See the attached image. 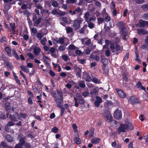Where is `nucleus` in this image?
<instances>
[{
  "label": "nucleus",
  "instance_id": "nucleus-1",
  "mask_svg": "<svg viewBox=\"0 0 148 148\" xmlns=\"http://www.w3.org/2000/svg\"><path fill=\"white\" fill-rule=\"evenodd\" d=\"M120 30V34L124 40L126 39L127 35V29L125 27V24L121 22H119L117 24Z\"/></svg>",
  "mask_w": 148,
  "mask_h": 148
},
{
  "label": "nucleus",
  "instance_id": "nucleus-2",
  "mask_svg": "<svg viewBox=\"0 0 148 148\" xmlns=\"http://www.w3.org/2000/svg\"><path fill=\"white\" fill-rule=\"evenodd\" d=\"M110 49L112 53L117 54H118L121 51L120 46L117 44L113 42L110 43Z\"/></svg>",
  "mask_w": 148,
  "mask_h": 148
},
{
  "label": "nucleus",
  "instance_id": "nucleus-3",
  "mask_svg": "<svg viewBox=\"0 0 148 148\" xmlns=\"http://www.w3.org/2000/svg\"><path fill=\"white\" fill-rule=\"evenodd\" d=\"M74 99L75 101V105L76 107H78L79 105L78 101L81 104L83 105L84 103V100L80 93H78L76 94V97L74 98Z\"/></svg>",
  "mask_w": 148,
  "mask_h": 148
},
{
  "label": "nucleus",
  "instance_id": "nucleus-4",
  "mask_svg": "<svg viewBox=\"0 0 148 148\" xmlns=\"http://www.w3.org/2000/svg\"><path fill=\"white\" fill-rule=\"evenodd\" d=\"M82 21V18H79L74 21L73 25V27L75 30L78 29L80 28V24Z\"/></svg>",
  "mask_w": 148,
  "mask_h": 148
},
{
  "label": "nucleus",
  "instance_id": "nucleus-5",
  "mask_svg": "<svg viewBox=\"0 0 148 148\" xmlns=\"http://www.w3.org/2000/svg\"><path fill=\"white\" fill-rule=\"evenodd\" d=\"M23 135L21 134H19L18 136L19 138H20V143L16 145L15 148H22L23 146L24 145L25 141L24 140L25 137H22Z\"/></svg>",
  "mask_w": 148,
  "mask_h": 148
},
{
  "label": "nucleus",
  "instance_id": "nucleus-6",
  "mask_svg": "<svg viewBox=\"0 0 148 148\" xmlns=\"http://www.w3.org/2000/svg\"><path fill=\"white\" fill-rule=\"evenodd\" d=\"M53 97L55 98V101L56 102L57 107L59 108L62 107L63 98H59L54 95Z\"/></svg>",
  "mask_w": 148,
  "mask_h": 148
},
{
  "label": "nucleus",
  "instance_id": "nucleus-7",
  "mask_svg": "<svg viewBox=\"0 0 148 148\" xmlns=\"http://www.w3.org/2000/svg\"><path fill=\"white\" fill-rule=\"evenodd\" d=\"M9 118L12 121H17L18 120H21L17 112H15L13 115L10 114Z\"/></svg>",
  "mask_w": 148,
  "mask_h": 148
},
{
  "label": "nucleus",
  "instance_id": "nucleus-8",
  "mask_svg": "<svg viewBox=\"0 0 148 148\" xmlns=\"http://www.w3.org/2000/svg\"><path fill=\"white\" fill-rule=\"evenodd\" d=\"M114 115V118L117 119H120L122 117L121 111L119 110H116L115 111Z\"/></svg>",
  "mask_w": 148,
  "mask_h": 148
},
{
  "label": "nucleus",
  "instance_id": "nucleus-9",
  "mask_svg": "<svg viewBox=\"0 0 148 148\" xmlns=\"http://www.w3.org/2000/svg\"><path fill=\"white\" fill-rule=\"evenodd\" d=\"M104 115L106 121L108 122H111L112 121V117L109 111H106Z\"/></svg>",
  "mask_w": 148,
  "mask_h": 148
},
{
  "label": "nucleus",
  "instance_id": "nucleus-10",
  "mask_svg": "<svg viewBox=\"0 0 148 148\" xmlns=\"http://www.w3.org/2000/svg\"><path fill=\"white\" fill-rule=\"evenodd\" d=\"M128 102L134 104L135 103H139L138 99L134 96H132L130 97L127 98Z\"/></svg>",
  "mask_w": 148,
  "mask_h": 148
},
{
  "label": "nucleus",
  "instance_id": "nucleus-11",
  "mask_svg": "<svg viewBox=\"0 0 148 148\" xmlns=\"http://www.w3.org/2000/svg\"><path fill=\"white\" fill-rule=\"evenodd\" d=\"M127 129V126L126 124H121L119 127L118 131L119 133L124 132Z\"/></svg>",
  "mask_w": 148,
  "mask_h": 148
},
{
  "label": "nucleus",
  "instance_id": "nucleus-12",
  "mask_svg": "<svg viewBox=\"0 0 148 148\" xmlns=\"http://www.w3.org/2000/svg\"><path fill=\"white\" fill-rule=\"evenodd\" d=\"M82 43L86 45H90L91 44V41L87 38H84L81 40Z\"/></svg>",
  "mask_w": 148,
  "mask_h": 148
},
{
  "label": "nucleus",
  "instance_id": "nucleus-13",
  "mask_svg": "<svg viewBox=\"0 0 148 148\" xmlns=\"http://www.w3.org/2000/svg\"><path fill=\"white\" fill-rule=\"evenodd\" d=\"M137 33L140 35H145L148 34V32L144 29L139 28L137 29Z\"/></svg>",
  "mask_w": 148,
  "mask_h": 148
},
{
  "label": "nucleus",
  "instance_id": "nucleus-14",
  "mask_svg": "<svg viewBox=\"0 0 148 148\" xmlns=\"http://www.w3.org/2000/svg\"><path fill=\"white\" fill-rule=\"evenodd\" d=\"M116 91L119 96L121 98H124L126 97V95L123 91L119 89H117Z\"/></svg>",
  "mask_w": 148,
  "mask_h": 148
},
{
  "label": "nucleus",
  "instance_id": "nucleus-15",
  "mask_svg": "<svg viewBox=\"0 0 148 148\" xmlns=\"http://www.w3.org/2000/svg\"><path fill=\"white\" fill-rule=\"evenodd\" d=\"M15 123L13 121H9L5 125V130L6 132H8L9 129L8 127L14 125Z\"/></svg>",
  "mask_w": 148,
  "mask_h": 148
},
{
  "label": "nucleus",
  "instance_id": "nucleus-16",
  "mask_svg": "<svg viewBox=\"0 0 148 148\" xmlns=\"http://www.w3.org/2000/svg\"><path fill=\"white\" fill-rule=\"evenodd\" d=\"M5 63L9 71H11L12 70L13 66L11 63L7 61H5Z\"/></svg>",
  "mask_w": 148,
  "mask_h": 148
},
{
  "label": "nucleus",
  "instance_id": "nucleus-17",
  "mask_svg": "<svg viewBox=\"0 0 148 148\" xmlns=\"http://www.w3.org/2000/svg\"><path fill=\"white\" fill-rule=\"evenodd\" d=\"M145 40L146 45H143L141 47V48L148 50V35L147 37V39H145Z\"/></svg>",
  "mask_w": 148,
  "mask_h": 148
},
{
  "label": "nucleus",
  "instance_id": "nucleus-18",
  "mask_svg": "<svg viewBox=\"0 0 148 148\" xmlns=\"http://www.w3.org/2000/svg\"><path fill=\"white\" fill-rule=\"evenodd\" d=\"M74 141L75 143L77 145L80 144L81 143V140L78 136L75 137L74 138Z\"/></svg>",
  "mask_w": 148,
  "mask_h": 148
},
{
  "label": "nucleus",
  "instance_id": "nucleus-19",
  "mask_svg": "<svg viewBox=\"0 0 148 148\" xmlns=\"http://www.w3.org/2000/svg\"><path fill=\"white\" fill-rule=\"evenodd\" d=\"M40 51V49L38 47L35 48L34 49V55L37 56L39 55Z\"/></svg>",
  "mask_w": 148,
  "mask_h": 148
},
{
  "label": "nucleus",
  "instance_id": "nucleus-20",
  "mask_svg": "<svg viewBox=\"0 0 148 148\" xmlns=\"http://www.w3.org/2000/svg\"><path fill=\"white\" fill-rule=\"evenodd\" d=\"M98 92V90L96 88H94L91 91L90 94L92 97L96 95Z\"/></svg>",
  "mask_w": 148,
  "mask_h": 148
},
{
  "label": "nucleus",
  "instance_id": "nucleus-21",
  "mask_svg": "<svg viewBox=\"0 0 148 148\" xmlns=\"http://www.w3.org/2000/svg\"><path fill=\"white\" fill-rule=\"evenodd\" d=\"M101 62H102L103 64V66L102 67L103 69L104 67L108 64V60L106 58H102L101 59Z\"/></svg>",
  "mask_w": 148,
  "mask_h": 148
},
{
  "label": "nucleus",
  "instance_id": "nucleus-22",
  "mask_svg": "<svg viewBox=\"0 0 148 148\" xmlns=\"http://www.w3.org/2000/svg\"><path fill=\"white\" fill-rule=\"evenodd\" d=\"M10 28H9V29H10V31L12 33H14L15 24L14 23H11L10 24Z\"/></svg>",
  "mask_w": 148,
  "mask_h": 148
},
{
  "label": "nucleus",
  "instance_id": "nucleus-23",
  "mask_svg": "<svg viewBox=\"0 0 148 148\" xmlns=\"http://www.w3.org/2000/svg\"><path fill=\"white\" fill-rule=\"evenodd\" d=\"M125 123L127 126V129L129 128L130 130H132L133 129L134 127L132 124L128 121H127V120L125 121Z\"/></svg>",
  "mask_w": 148,
  "mask_h": 148
},
{
  "label": "nucleus",
  "instance_id": "nucleus-24",
  "mask_svg": "<svg viewBox=\"0 0 148 148\" xmlns=\"http://www.w3.org/2000/svg\"><path fill=\"white\" fill-rule=\"evenodd\" d=\"M103 16L104 18V20L106 22L109 21L111 20V18L108 14L104 15Z\"/></svg>",
  "mask_w": 148,
  "mask_h": 148
},
{
  "label": "nucleus",
  "instance_id": "nucleus-25",
  "mask_svg": "<svg viewBox=\"0 0 148 148\" xmlns=\"http://www.w3.org/2000/svg\"><path fill=\"white\" fill-rule=\"evenodd\" d=\"M100 140L101 139L100 138H95L92 140L91 142L94 144H97L99 143Z\"/></svg>",
  "mask_w": 148,
  "mask_h": 148
},
{
  "label": "nucleus",
  "instance_id": "nucleus-26",
  "mask_svg": "<svg viewBox=\"0 0 148 148\" xmlns=\"http://www.w3.org/2000/svg\"><path fill=\"white\" fill-rule=\"evenodd\" d=\"M5 50L7 52V55L8 56L11 57L12 56V55L11 53V49L9 47H6L5 48Z\"/></svg>",
  "mask_w": 148,
  "mask_h": 148
},
{
  "label": "nucleus",
  "instance_id": "nucleus-27",
  "mask_svg": "<svg viewBox=\"0 0 148 148\" xmlns=\"http://www.w3.org/2000/svg\"><path fill=\"white\" fill-rule=\"evenodd\" d=\"M20 68L22 71L26 73H28L29 72V69L26 66H20Z\"/></svg>",
  "mask_w": 148,
  "mask_h": 148
},
{
  "label": "nucleus",
  "instance_id": "nucleus-28",
  "mask_svg": "<svg viewBox=\"0 0 148 148\" xmlns=\"http://www.w3.org/2000/svg\"><path fill=\"white\" fill-rule=\"evenodd\" d=\"M78 85L81 88H84L86 86L85 82L83 81H81L78 82Z\"/></svg>",
  "mask_w": 148,
  "mask_h": 148
},
{
  "label": "nucleus",
  "instance_id": "nucleus-29",
  "mask_svg": "<svg viewBox=\"0 0 148 148\" xmlns=\"http://www.w3.org/2000/svg\"><path fill=\"white\" fill-rule=\"evenodd\" d=\"M136 86L143 90H145V88L142 86V84L140 82H138Z\"/></svg>",
  "mask_w": 148,
  "mask_h": 148
},
{
  "label": "nucleus",
  "instance_id": "nucleus-30",
  "mask_svg": "<svg viewBox=\"0 0 148 148\" xmlns=\"http://www.w3.org/2000/svg\"><path fill=\"white\" fill-rule=\"evenodd\" d=\"M6 138L8 141L10 142L13 141V138L9 134L7 135L6 136Z\"/></svg>",
  "mask_w": 148,
  "mask_h": 148
},
{
  "label": "nucleus",
  "instance_id": "nucleus-31",
  "mask_svg": "<svg viewBox=\"0 0 148 148\" xmlns=\"http://www.w3.org/2000/svg\"><path fill=\"white\" fill-rule=\"evenodd\" d=\"M5 110L7 111L11 109V106L10 104L8 102H7L5 103Z\"/></svg>",
  "mask_w": 148,
  "mask_h": 148
},
{
  "label": "nucleus",
  "instance_id": "nucleus-32",
  "mask_svg": "<svg viewBox=\"0 0 148 148\" xmlns=\"http://www.w3.org/2000/svg\"><path fill=\"white\" fill-rule=\"evenodd\" d=\"M87 27V25H84L83 27L79 30V32L80 34H83L84 33V31Z\"/></svg>",
  "mask_w": 148,
  "mask_h": 148
},
{
  "label": "nucleus",
  "instance_id": "nucleus-33",
  "mask_svg": "<svg viewBox=\"0 0 148 148\" xmlns=\"http://www.w3.org/2000/svg\"><path fill=\"white\" fill-rule=\"evenodd\" d=\"M75 10L77 14L81 15L82 13V11L81 10L79 7H78L76 8Z\"/></svg>",
  "mask_w": 148,
  "mask_h": 148
},
{
  "label": "nucleus",
  "instance_id": "nucleus-34",
  "mask_svg": "<svg viewBox=\"0 0 148 148\" xmlns=\"http://www.w3.org/2000/svg\"><path fill=\"white\" fill-rule=\"evenodd\" d=\"M104 18L102 17H99L98 18V25L104 22Z\"/></svg>",
  "mask_w": 148,
  "mask_h": 148
},
{
  "label": "nucleus",
  "instance_id": "nucleus-35",
  "mask_svg": "<svg viewBox=\"0 0 148 148\" xmlns=\"http://www.w3.org/2000/svg\"><path fill=\"white\" fill-rule=\"evenodd\" d=\"M146 21H145L142 20H140L139 21V23L141 25V27H143L145 26V23Z\"/></svg>",
  "mask_w": 148,
  "mask_h": 148
},
{
  "label": "nucleus",
  "instance_id": "nucleus-36",
  "mask_svg": "<svg viewBox=\"0 0 148 148\" xmlns=\"http://www.w3.org/2000/svg\"><path fill=\"white\" fill-rule=\"evenodd\" d=\"M57 43H60L61 44H63L64 42V39L62 38H60L58 40L56 41Z\"/></svg>",
  "mask_w": 148,
  "mask_h": 148
},
{
  "label": "nucleus",
  "instance_id": "nucleus-37",
  "mask_svg": "<svg viewBox=\"0 0 148 148\" xmlns=\"http://www.w3.org/2000/svg\"><path fill=\"white\" fill-rule=\"evenodd\" d=\"M68 48L71 50H74L77 48L73 44L70 45L68 47Z\"/></svg>",
  "mask_w": 148,
  "mask_h": 148
},
{
  "label": "nucleus",
  "instance_id": "nucleus-38",
  "mask_svg": "<svg viewBox=\"0 0 148 148\" xmlns=\"http://www.w3.org/2000/svg\"><path fill=\"white\" fill-rule=\"evenodd\" d=\"M90 57L91 58L95 59L97 61L99 60V57L97 56H93V55L91 54L90 55Z\"/></svg>",
  "mask_w": 148,
  "mask_h": 148
},
{
  "label": "nucleus",
  "instance_id": "nucleus-39",
  "mask_svg": "<svg viewBox=\"0 0 148 148\" xmlns=\"http://www.w3.org/2000/svg\"><path fill=\"white\" fill-rule=\"evenodd\" d=\"M58 50L60 51H64L66 49V47L64 46H60L58 47Z\"/></svg>",
  "mask_w": 148,
  "mask_h": 148
},
{
  "label": "nucleus",
  "instance_id": "nucleus-40",
  "mask_svg": "<svg viewBox=\"0 0 148 148\" xmlns=\"http://www.w3.org/2000/svg\"><path fill=\"white\" fill-rule=\"evenodd\" d=\"M59 11L58 10L54 9L52 11V14L53 15L56 14H59Z\"/></svg>",
  "mask_w": 148,
  "mask_h": 148
},
{
  "label": "nucleus",
  "instance_id": "nucleus-41",
  "mask_svg": "<svg viewBox=\"0 0 148 148\" xmlns=\"http://www.w3.org/2000/svg\"><path fill=\"white\" fill-rule=\"evenodd\" d=\"M92 81L96 84H99L100 83V81L99 80L96 78H94L92 79Z\"/></svg>",
  "mask_w": 148,
  "mask_h": 148
},
{
  "label": "nucleus",
  "instance_id": "nucleus-42",
  "mask_svg": "<svg viewBox=\"0 0 148 148\" xmlns=\"http://www.w3.org/2000/svg\"><path fill=\"white\" fill-rule=\"evenodd\" d=\"M95 24L91 22H89L88 23V26L90 29H92L93 28Z\"/></svg>",
  "mask_w": 148,
  "mask_h": 148
},
{
  "label": "nucleus",
  "instance_id": "nucleus-43",
  "mask_svg": "<svg viewBox=\"0 0 148 148\" xmlns=\"http://www.w3.org/2000/svg\"><path fill=\"white\" fill-rule=\"evenodd\" d=\"M46 41H47V39L45 38H44L41 40L40 42L42 45H46Z\"/></svg>",
  "mask_w": 148,
  "mask_h": 148
},
{
  "label": "nucleus",
  "instance_id": "nucleus-44",
  "mask_svg": "<svg viewBox=\"0 0 148 148\" xmlns=\"http://www.w3.org/2000/svg\"><path fill=\"white\" fill-rule=\"evenodd\" d=\"M58 5L59 4L58 3L57 1H53L52 3V5L53 7H58Z\"/></svg>",
  "mask_w": 148,
  "mask_h": 148
},
{
  "label": "nucleus",
  "instance_id": "nucleus-45",
  "mask_svg": "<svg viewBox=\"0 0 148 148\" xmlns=\"http://www.w3.org/2000/svg\"><path fill=\"white\" fill-rule=\"evenodd\" d=\"M41 20V18H38L37 19H36L34 22L36 25H38L40 23Z\"/></svg>",
  "mask_w": 148,
  "mask_h": 148
},
{
  "label": "nucleus",
  "instance_id": "nucleus-46",
  "mask_svg": "<svg viewBox=\"0 0 148 148\" xmlns=\"http://www.w3.org/2000/svg\"><path fill=\"white\" fill-rule=\"evenodd\" d=\"M58 129V128L56 127H54L51 129V132L55 133L57 132Z\"/></svg>",
  "mask_w": 148,
  "mask_h": 148
},
{
  "label": "nucleus",
  "instance_id": "nucleus-47",
  "mask_svg": "<svg viewBox=\"0 0 148 148\" xmlns=\"http://www.w3.org/2000/svg\"><path fill=\"white\" fill-rule=\"evenodd\" d=\"M27 55L29 57L32 59H34V55L30 53H28L27 54Z\"/></svg>",
  "mask_w": 148,
  "mask_h": 148
},
{
  "label": "nucleus",
  "instance_id": "nucleus-48",
  "mask_svg": "<svg viewBox=\"0 0 148 148\" xmlns=\"http://www.w3.org/2000/svg\"><path fill=\"white\" fill-rule=\"evenodd\" d=\"M141 8L143 10H148V4L142 5Z\"/></svg>",
  "mask_w": 148,
  "mask_h": 148
},
{
  "label": "nucleus",
  "instance_id": "nucleus-49",
  "mask_svg": "<svg viewBox=\"0 0 148 148\" xmlns=\"http://www.w3.org/2000/svg\"><path fill=\"white\" fill-rule=\"evenodd\" d=\"M36 37L39 40H40L42 38V35L40 33H38L37 34Z\"/></svg>",
  "mask_w": 148,
  "mask_h": 148
},
{
  "label": "nucleus",
  "instance_id": "nucleus-50",
  "mask_svg": "<svg viewBox=\"0 0 148 148\" xmlns=\"http://www.w3.org/2000/svg\"><path fill=\"white\" fill-rule=\"evenodd\" d=\"M90 14L87 12H86L84 15V17L86 20H88L89 18Z\"/></svg>",
  "mask_w": 148,
  "mask_h": 148
},
{
  "label": "nucleus",
  "instance_id": "nucleus-51",
  "mask_svg": "<svg viewBox=\"0 0 148 148\" xmlns=\"http://www.w3.org/2000/svg\"><path fill=\"white\" fill-rule=\"evenodd\" d=\"M105 54L107 56H110V52L109 49H107L105 51Z\"/></svg>",
  "mask_w": 148,
  "mask_h": 148
},
{
  "label": "nucleus",
  "instance_id": "nucleus-52",
  "mask_svg": "<svg viewBox=\"0 0 148 148\" xmlns=\"http://www.w3.org/2000/svg\"><path fill=\"white\" fill-rule=\"evenodd\" d=\"M92 79L91 77L88 75H87L86 78V81L88 82H90L91 81Z\"/></svg>",
  "mask_w": 148,
  "mask_h": 148
},
{
  "label": "nucleus",
  "instance_id": "nucleus-53",
  "mask_svg": "<svg viewBox=\"0 0 148 148\" xmlns=\"http://www.w3.org/2000/svg\"><path fill=\"white\" fill-rule=\"evenodd\" d=\"M64 109L65 108L66 109V110H67L68 112H70L71 111L69 108V106H68V104H65L64 105Z\"/></svg>",
  "mask_w": 148,
  "mask_h": 148
},
{
  "label": "nucleus",
  "instance_id": "nucleus-54",
  "mask_svg": "<svg viewBox=\"0 0 148 148\" xmlns=\"http://www.w3.org/2000/svg\"><path fill=\"white\" fill-rule=\"evenodd\" d=\"M66 32L67 33L71 32H72L73 29L70 27H68L66 28Z\"/></svg>",
  "mask_w": 148,
  "mask_h": 148
},
{
  "label": "nucleus",
  "instance_id": "nucleus-55",
  "mask_svg": "<svg viewBox=\"0 0 148 148\" xmlns=\"http://www.w3.org/2000/svg\"><path fill=\"white\" fill-rule=\"evenodd\" d=\"M66 3H72L76 2V0H66Z\"/></svg>",
  "mask_w": 148,
  "mask_h": 148
},
{
  "label": "nucleus",
  "instance_id": "nucleus-56",
  "mask_svg": "<svg viewBox=\"0 0 148 148\" xmlns=\"http://www.w3.org/2000/svg\"><path fill=\"white\" fill-rule=\"evenodd\" d=\"M96 100L97 101L101 103L102 101L101 99L98 96H96Z\"/></svg>",
  "mask_w": 148,
  "mask_h": 148
},
{
  "label": "nucleus",
  "instance_id": "nucleus-57",
  "mask_svg": "<svg viewBox=\"0 0 148 148\" xmlns=\"http://www.w3.org/2000/svg\"><path fill=\"white\" fill-rule=\"evenodd\" d=\"M45 13L48 14V15H49L50 14L48 12V11L46 9H43L41 10V13Z\"/></svg>",
  "mask_w": 148,
  "mask_h": 148
},
{
  "label": "nucleus",
  "instance_id": "nucleus-58",
  "mask_svg": "<svg viewBox=\"0 0 148 148\" xmlns=\"http://www.w3.org/2000/svg\"><path fill=\"white\" fill-rule=\"evenodd\" d=\"M143 17L144 19L148 20V13L144 14L143 15Z\"/></svg>",
  "mask_w": 148,
  "mask_h": 148
},
{
  "label": "nucleus",
  "instance_id": "nucleus-59",
  "mask_svg": "<svg viewBox=\"0 0 148 148\" xmlns=\"http://www.w3.org/2000/svg\"><path fill=\"white\" fill-rule=\"evenodd\" d=\"M58 95L59 96L60 98H63V95L62 92L59 91H58L57 92Z\"/></svg>",
  "mask_w": 148,
  "mask_h": 148
},
{
  "label": "nucleus",
  "instance_id": "nucleus-60",
  "mask_svg": "<svg viewBox=\"0 0 148 148\" xmlns=\"http://www.w3.org/2000/svg\"><path fill=\"white\" fill-rule=\"evenodd\" d=\"M60 108L61 109L60 115L62 116L64 112L65 111L64 108V107H62Z\"/></svg>",
  "mask_w": 148,
  "mask_h": 148
},
{
  "label": "nucleus",
  "instance_id": "nucleus-61",
  "mask_svg": "<svg viewBox=\"0 0 148 148\" xmlns=\"http://www.w3.org/2000/svg\"><path fill=\"white\" fill-rule=\"evenodd\" d=\"M62 58L65 61H67L68 60V57L67 55H64L62 56Z\"/></svg>",
  "mask_w": 148,
  "mask_h": 148
},
{
  "label": "nucleus",
  "instance_id": "nucleus-62",
  "mask_svg": "<svg viewBox=\"0 0 148 148\" xmlns=\"http://www.w3.org/2000/svg\"><path fill=\"white\" fill-rule=\"evenodd\" d=\"M89 93L87 91H85L83 92L82 95L84 97H86L89 95Z\"/></svg>",
  "mask_w": 148,
  "mask_h": 148
},
{
  "label": "nucleus",
  "instance_id": "nucleus-63",
  "mask_svg": "<svg viewBox=\"0 0 148 148\" xmlns=\"http://www.w3.org/2000/svg\"><path fill=\"white\" fill-rule=\"evenodd\" d=\"M20 74L22 76L23 78L25 80H27V78L26 76L24 75L23 72L21 71H20Z\"/></svg>",
  "mask_w": 148,
  "mask_h": 148
},
{
  "label": "nucleus",
  "instance_id": "nucleus-64",
  "mask_svg": "<svg viewBox=\"0 0 148 148\" xmlns=\"http://www.w3.org/2000/svg\"><path fill=\"white\" fill-rule=\"evenodd\" d=\"M0 118L2 119H4L6 118V117L5 114L1 113L0 114Z\"/></svg>",
  "mask_w": 148,
  "mask_h": 148
}]
</instances>
